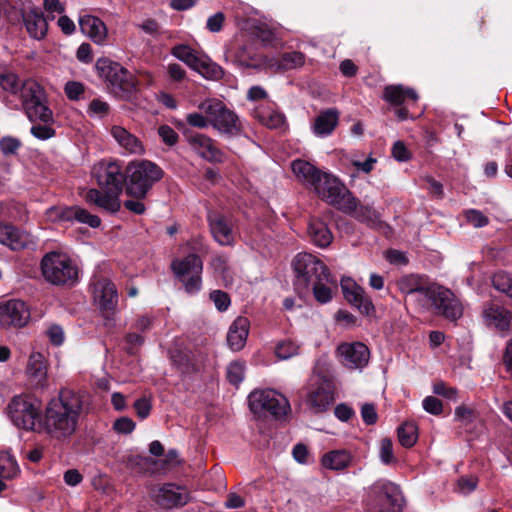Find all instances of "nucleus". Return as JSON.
I'll use <instances>...</instances> for the list:
<instances>
[{"label":"nucleus","instance_id":"nucleus-16","mask_svg":"<svg viewBox=\"0 0 512 512\" xmlns=\"http://www.w3.org/2000/svg\"><path fill=\"white\" fill-rule=\"evenodd\" d=\"M28 305L19 299H10L0 303V326L2 328H22L30 320Z\"/></svg>","mask_w":512,"mask_h":512},{"label":"nucleus","instance_id":"nucleus-55","mask_svg":"<svg viewBox=\"0 0 512 512\" xmlns=\"http://www.w3.org/2000/svg\"><path fill=\"white\" fill-rule=\"evenodd\" d=\"M210 299L214 302L219 311H225L230 305V298L227 293L215 290L210 293Z\"/></svg>","mask_w":512,"mask_h":512},{"label":"nucleus","instance_id":"nucleus-17","mask_svg":"<svg viewBox=\"0 0 512 512\" xmlns=\"http://www.w3.org/2000/svg\"><path fill=\"white\" fill-rule=\"evenodd\" d=\"M47 217L51 221H73L87 224L92 228H97L101 224L98 216L91 214L79 206L71 207H51L47 210Z\"/></svg>","mask_w":512,"mask_h":512},{"label":"nucleus","instance_id":"nucleus-8","mask_svg":"<svg viewBox=\"0 0 512 512\" xmlns=\"http://www.w3.org/2000/svg\"><path fill=\"white\" fill-rule=\"evenodd\" d=\"M296 273V288L301 292L310 290V285L318 279H328L327 266L316 256L309 253H299L293 261Z\"/></svg>","mask_w":512,"mask_h":512},{"label":"nucleus","instance_id":"nucleus-40","mask_svg":"<svg viewBox=\"0 0 512 512\" xmlns=\"http://www.w3.org/2000/svg\"><path fill=\"white\" fill-rule=\"evenodd\" d=\"M335 198L336 199L330 200L329 204L333 205L338 210L353 216L359 203L358 200L348 189H346L345 186L343 188V192L341 191Z\"/></svg>","mask_w":512,"mask_h":512},{"label":"nucleus","instance_id":"nucleus-21","mask_svg":"<svg viewBox=\"0 0 512 512\" xmlns=\"http://www.w3.org/2000/svg\"><path fill=\"white\" fill-rule=\"evenodd\" d=\"M185 137L191 148L202 158L210 162H222L223 152L217 148L215 141L201 133L185 132Z\"/></svg>","mask_w":512,"mask_h":512},{"label":"nucleus","instance_id":"nucleus-13","mask_svg":"<svg viewBox=\"0 0 512 512\" xmlns=\"http://www.w3.org/2000/svg\"><path fill=\"white\" fill-rule=\"evenodd\" d=\"M8 415L15 426L25 430H33L36 420L40 419L37 400L28 396H15L8 405Z\"/></svg>","mask_w":512,"mask_h":512},{"label":"nucleus","instance_id":"nucleus-7","mask_svg":"<svg viewBox=\"0 0 512 512\" xmlns=\"http://www.w3.org/2000/svg\"><path fill=\"white\" fill-rule=\"evenodd\" d=\"M96 69L116 95L125 97L135 91L137 85L135 77L121 64L101 58L96 62Z\"/></svg>","mask_w":512,"mask_h":512},{"label":"nucleus","instance_id":"nucleus-43","mask_svg":"<svg viewBox=\"0 0 512 512\" xmlns=\"http://www.w3.org/2000/svg\"><path fill=\"white\" fill-rule=\"evenodd\" d=\"M330 273L328 279H318V281L310 285V290L313 291L315 299L320 303H327L332 299V290L330 285L332 284Z\"/></svg>","mask_w":512,"mask_h":512},{"label":"nucleus","instance_id":"nucleus-52","mask_svg":"<svg viewBox=\"0 0 512 512\" xmlns=\"http://www.w3.org/2000/svg\"><path fill=\"white\" fill-rule=\"evenodd\" d=\"M211 267L213 268L214 272L218 275L223 277L224 281H227L226 279V273L228 271V260L227 257L224 255H216L211 260Z\"/></svg>","mask_w":512,"mask_h":512},{"label":"nucleus","instance_id":"nucleus-27","mask_svg":"<svg viewBox=\"0 0 512 512\" xmlns=\"http://www.w3.org/2000/svg\"><path fill=\"white\" fill-rule=\"evenodd\" d=\"M484 323L500 332L508 331L511 322V312L498 304H488L482 311Z\"/></svg>","mask_w":512,"mask_h":512},{"label":"nucleus","instance_id":"nucleus-60","mask_svg":"<svg viewBox=\"0 0 512 512\" xmlns=\"http://www.w3.org/2000/svg\"><path fill=\"white\" fill-rule=\"evenodd\" d=\"M65 93L70 100H78L84 93V86L80 82H67L65 85Z\"/></svg>","mask_w":512,"mask_h":512},{"label":"nucleus","instance_id":"nucleus-19","mask_svg":"<svg viewBox=\"0 0 512 512\" xmlns=\"http://www.w3.org/2000/svg\"><path fill=\"white\" fill-rule=\"evenodd\" d=\"M93 175L101 188L122 191L123 175L116 162L97 163L93 167Z\"/></svg>","mask_w":512,"mask_h":512},{"label":"nucleus","instance_id":"nucleus-37","mask_svg":"<svg viewBox=\"0 0 512 512\" xmlns=\"http://www.w3.org/2000/svg\"><path fill=\"white\" fill-rule=\"evenodd\" d=\"M308 233L314 244L322 248L327 247L333 239L332 233L327 225L319 219H312L310 221Z\"/></svg>","mask_w":512,"mask_h":512},{"label":"nucleus","instance_id":"nucleus-62","mask_svg":"<svg viewBox=\"0 0 512 512\" xmlns=\"http://www.w3.org/2000/svg\"><path fill=\"white\" fill-rule=\"evenodd\" d=\"M134 409L141 419H145L149 416L151 411V403L150 401L143 397L135 401L134 403Z\"/></svg>","mask_w":512,"mask_h":512},{"label":"nucleus","instance_id":"nucleus-25","mask_svg":"<svg viewBox=\"0 0 512 512\" xmlns=\"http://www.w3.org/2000/svg\"><path fill=\"white\" fill-rule=\"evenodd\" d=\"M345 299L357 307L362 313L370 314L374 310L373 303L365 290L351 279L341 281Z\"/></svg>","mask_w":512,"mask_h":512},{"label":"nucleus","instance_id":"nucleus-11","mask_svg":"<svg viewBox=\"0 0 512 512\" xmlns=\"http://www.w3.org/2000/svg\"><path fill=\"white\" fill-rule=\"evenodd\" d=\"M250 410L254 414L269 413L275 418L286 416L290 410L288 399L273 389L254 390L248 396Z\"/></svg>","mask_w":512,"mask_h":512},{"label":"nucleus","instance_id":"nucleus-54","mask_svg":"<svg viewBox=\"0 0 512 512\" xmlns=\"http://www.w3.org/2000/svg\"><path fill=\"white\" fill-rule=\"evenodd\" d=\"M467 221L476 228L484 227L488 224V218L478 210H468L465 213Z\"/></svg>","mask_w":512,"mask_h":512},{"label":"nucleus","instance_id":"nucleus-14","mask_svg":"<svg viewBox=\"0 0 512 512\" xmlns=\"http://www.w3.org/2000/svg\"><path fill=\"white\" fill-rule=\"evenodd\" d=\"M152 499L162 508L182 507L191 501L190 491L174 483L158 485L151 490Z\"/></svg>","mask_w":512,"mask_h":512},{"label":"nucleus","instance_id":"nucleus-59","mask_svg":"<svg viewBox=\"0 0 512 512\" xmlns=\"http://www.w3.org/2000/svg\"><path fill=\"white\" fill-rule=\"evenodd\" d=\"M109 112V104L100 99H94L89 104V113L98 117H104Z\"/></svg>","mask_w":512,"mask_h":512},{"label":"nucleus","instance_id":"nucleus-5","mask_svg":"<svg viewBox=\"0 0 512 512\" xmlns=\"http://www.w3.org/2000/svg\"><path fill=\"white\" fill-rule=\"evenodd\" d=\"M198 108L208 115L210 126L220 134L233 137L241 133L242 124L238 116L222 101L215 98L206 99L198 105Z\"/></svg>","mask_w":512,"mask_h":512},{"label":"nucleus","instance_id":"nucleus-24","mask_svg":"<svg viewBox=\"0 0 512 512\" xmlns=\"http://www.w3.org/2000/svg\"><path fill=\"white\" fill-rule=\"evenodd\" d=\"M120 193L121 191L111 189H106V191L89 189L83 197L88 204L95 205L107 212L115 213L121 207Z\"/></svg>","mask_w":512,"mask_h":512},{"label":"nucleus","instance_id":"nucleus-28","mask_svg":"<svg viewBox=\"0 0 512 512\" xmlns=\"http://www.w3.org/2000/svg\"><path fill=\"white\" fill-rule=\"evenodd\" d=\"M113 139L126 154L142 155L145 148L142 141L126 128L120 125H113L110 129Z\"/></svg>","mask_w":512,"mask_h":512},{"label":"nucleus","instance_id":"nucleus-45","mask_svg":"<svg viewBox=\"0 0 512 512\" xmlns=\"http://www.w3.org/2000/svg\"><path fill=\"white\" fill-rule=\"evenodd\" d=\"M299 346L292 340L280 341L275 347V355L286 360L298 354Z\"/></svg>","mask_w":512,"mask_h":512},{"label":"nucleus","instance_id":"nucleus-29","mask_svg":"<svg viewBox=\"0 0 512 512\" xmlns=\"http://www.w3.org/2000/svg\"><path fill=\"white\" fill-rule=\"evenodd\" d=\"M0 243L12 250H20L34 244L33 237L12 225H0Z\"/></svg>","mask_w":512,"mask_h":512},{"label":"nucleus","instance_id":"nucleus-26","mask_svg":"<svg viewBox=\"0 0 512 512\" xmlns=\"http://www.w3.org/2000/svg\"><path fill=\"white\" fill-rule=\"evenodd\" d=\"M18 12L22 16L27 32L32 38L40 40L45 37L48 29L47 21L43 13L35 8L31 1L29 7Z\"/></svg>","mask_w":512,"mask_h":512},{"label":"nucleus","instance_id":"nucleus-41","mask_svg":"<svg viewBox=\"0 0 512 512\" xmlns=\"http://www.w3.org/2000/svg\"><path fill=\"white\" fill-rule=\"evenodd\" d=\"M27 372L37 380L38 385H43L46 379L45 358L39 352L30 355L27 365Z\"/></svg>","mask_w":512,"mask_h":512},{"label":"nucleus","instance_id":"nucleus-61","mask_svg":"<svg viewBox=\"0 0 512 512\" xmlns=\"http://www.w3.org/2000/svg\"><path fill=\"white\" fill-rule=\"evenodd\" d=\"M292 455L295 461L300 464H308L309 462L308 448L302 443H298L293 447Z\"/></svg>","mask_w":512,"mask_h":512},{"label":"nucleus","instance_id":"nucleus-34","mask_svg":"<svg viewBox=\"0 0 512 512\" xmlns=\"http://www.w3.org/2000/svg\"><path fill=\"white\" fill-rule=\"evenodd\" d=\"M339 121V112L336 109H327L321 112L313 124V132L319 137L330 135Z\"/></svg>","mask_w":512,"mask_h":512},{"label":"nucleus","instance_id":"nucleus-48","mask_svg":"<svg viewBox=\"0 0 512 512\" xmlns=\"http://www.w3.org/2000/svg\"><path fill=\"white\" fill-rule=\"evenodd\" d=\"M379 457L382 463L388 465L395 462L393 453V444L389 438H384L380 442Z\"/></svg>","mask_w":512,"mask_h":512},{"label":"nucleus","instance_id":"nucleus-36","mask_svg":"<svg viewBox=\"0 0 512 512\" xmlns=\"http://www.w3.org/2000/svg\"><path fill=\"white\" fill-rule=\"evenodd\" d=\"M352 455L347 450H332L325 453L321 458V464L324 468L341 471L350 466Z\"/></svg>","mask_w":512,"mask_h":512},{"label":"nucleus","instance_id":"nucleus-20","mask_svg":"<svg viewBox=\"0 0 512 512\" xmlns=\"http://www.w3.org/2000/svg\"><path fill=\"white\" fill-rule=\"evenodd\" d=\"M404 498L399 487L393 483H384L377 490L375 507L378 512H401Z\"/></svg>","mask_w":512,"mask_h":512},{"label":"nucleus","instance_id":"nucleus-18","mask_svg":"<svg viewBox=\"0 0 512 512\" xmlns=\"http://www.w3.org/2000/svg\"><path fill=\"white\" fill-rule=\"evenodd\" d=\"M337 351L341 363L349 369H363L370 359V351L362 342L343 343Z\"/></svg>","mask_w":512,"mask_h":512},{"label":"nucleus","instance_id":"nucleus-15","mask_svg":"<svg viewBox=\"0 0 512 512\" xmlns=\"http://www.w3.org/2000/svg\"><path fill=\"white\" fill-rule=\"evenodd\" d=\"M333 390V383L329 379H312L306 395L307 406L314 413L325 412L334 401Z\"/></svg>","mask_w":512,"mask_h":512},{"label":"nucleus","instance_id":"nucleus-31","mask_svg":"<svg viewBox=\"0 0 512 512\" xmlns=\"http://www.w3.org/2000/svg\"><path fill=\"white\" fill-rule=\"evenodd\" d=\"M382 98L393 106H401L410 102L416 103L418 94L413 88L392 84L384 88Z\"/></svg>","mask_w":512,"mask_h":512},{"label":"nucleus","instance_id":"nucleus-1","mask_svg":"<svg viewBox=\"0 0 512 512\" xmlns=\"http://www.w3.org/2000/svg\"><path fill=\"white\" fill-rule=\"evenodd\" d=\"M396 286L405 296V301L419 312H433L450 321H456L463 315V306L453 292L425 275H403L396 280Z\"/></svg>","mask_w":512,"mask_h":512},{"label":"nucleus","instance_id":"nucleus-47","mask_svg":"<svg viewBox=\"0 0 512 512\" xmlns=\"http://www.w3.org/2000/svg\"><path fill=\"white\" fill-rule=\"evenodd\" d=\"M245 365L240 361L232 362L227 367V379L233 385H239L244 378Z\"/></svg>","mask_w":512,"mask_h":512},{"label":"nucleus","instance_id":"nucleus-35","mask_svg":"<svg viewBox=\"0 0 512 512\" xmlns=\"http://www.w3.org/2000/svg\"><path fill=\"white\" fill-rule=\"evenodd\" d=\"M292 171L298 180L311 188L316 181H319V177L323 173L311 163L301 159L292 162Z\"/></svg>","mask_w":512,"mask_h":512},{"label":"nucleus","instance_id":"nucleus-10","mask_svg":"<svg viewBox=\"0 0 512 512\" xmlns=\"http://www.w3.org/2000/svg\"><path fill=\"white\" fill-rule=\"evenodd\" d=\"M20 98L26 115L31 121L44 123L52 119V112L46 105L43 88L34 80H26L20 87Z\"/></svg>","mask_w":512,"mask_h":512},{"label":"nucleus","instance_id":"nucleus-32","mask_svg":"<svg viewBox=\"0 0 512 512\" xmlns=\"http://www.w3.org/2000/svg\"><path fill=\"white\" fill-rule=\"evenodd\" d=\"M312 188L322 199L329 203L330 200L336 199L335 197L341 191L343 192L344 184L332 174L323 172L319 181H316Z\"/></svg>","mask_w":512,"mask_h":512},{"label":"nucleus","instance_id":"nucleus-4","mask_svg":"<svg viewBox=\"0 0 512 512\" xmlns=\"http://www.w3.org/2000/svg\"><path fill=\"white\" fill-rule=\"evenodd\" d=\"M44 279L57 286H73L79 278V267L67 254L52 251L41 260Z\"/></svg>","mask_w":512,"mask_h":512},{"label":"nucleus","instance_id":"nucleus-42","mask_svg":"<svg viewBox=\"0 0 512 512\" xmlns=\"http://www.w3.org/2000/svg\"><path fill=\"white\" fill-rule=\"evenodd\" d=\"M20 473L19 465L8 451L0 452V476L4 479H13Z\"/></svg>","mask_w":512,"mask_h":512},{"label":"nucleus","instance_id":"nucleus-58","mask_svg":"<svg viewBox=\"0 0 512 512\" xmlns=\"http://www.w3.org/2000/svg\"><path fill=\"white\" fill-rule=\"evenodd\" d=\"M225 21V15L217 12L207 19L206 27L210 32L217 33L221 31Z\"/></svg>","mask_w":512,"mask_h":512},{"label":"nucleus","instance_id":"nucleus-51","mask_svg":"<svg viewBox=\"0 0 512 512\" xmlns=\"http://www.w3.org/2000/svg\"><path fill=\"white\" fill-rule=\"evenodd\" d=\"M0 86L11 93H17L19 90L18 77L13 73L0 75Z\"/></svg>","mask_w":512,"mask_h":512},{"label":"nucleus","instance_id":"nucleus-56","mask_svg":"<svg viewBox=\"0 0 512 512\" xmlns=\"http://www.w3.org/2000/svg\"><path fill=\"white\" fill-rule=\"evenodd\" d=\"M113 429L120 434H129L135 429V422L129 417H120L114 422Z\"/></svg>","mask_w":512,"mask_h":512},{"label":"nucleus","instance_id":"nucleus-39","mask_svg":"<svg viewBox=\"0 0 512 512\" xmlns=\"http://www.w3.org/2000/svg\"><path fill=\"white\" fill-rule=\"evenodd\" d=\"M254 116L268 128L278 129L285 124V116L271 108H256L254 110Z\"/></svg>","mask_w":512,"mask_h":512},{"label":"nucleus","instance_id":"nucleus-23","mask_svg":"<svg viewBox=\"0 0 512 512\" xmlns=\"http://www.w3.org/2000/svg\"><path fill=\"white\" fill-rule=\"evenodd\" d=\"M93 295L101 310L112 312L118 304V293L115 285L107 278H101L93 284Z\"/></svg>","mask_w":512,"mask_h":512},{"label":"nucleus","instance_id":"nucleus-64","mask_svg":"<svg viewBox=\"0 0 512 512\" xmlns=\"http://www.w3.org/2000/svg\"><path fill=\"white\" fill-rule=\"evenodd\" d=\"M31 133L38 139L46 140L54 136L55 131L47 125H34L31 128Z\"/></svg>","mask_w":512,"mask_h":512},{"label":"nucleus","instance_id":"nucleus-46","mask_svg":"<svg viewBox=\"0 0 512 512\" xmlns=\"http://www.w3.org/2000/svg\"><path fill=\"white\" fill-rule=\"evenodd\" d=\"M492 282H493V286L495 287V289H497L498 291H500L502 293H505L508 297H510L512 299V276L511 275L504 273V272L496 273L493 276Z\"/></svg>","mask_w":512,"mask_h":512},{"label":"nucleus","instance_id":"nucleus-50","mask_svg":"<svg viewBox=\"0 0 512 512\" xmlns=\"http://www.w3.org/2000/svg\"><path fill=\"white\" fill-rule=\"evenodd\" d=\"M158 135L163 141V143H165L168 146H174L179 139V136L176 133V131L168 125H161L158 128Z\"/></svg>","mask_w":512,"mask_h":512},{"label":"nucleus","instance_id":"nucleus-53","mask_svg":"<svg viewBox=\"0 0 512 512\" xmlns=\"http://www.w3.org/2000/svg\"><path fill=\"white\" fill-rule=\"evenodd\" d=\"M422 405L423 409L432 415H440L443 411L442 401L433 396L425 397Z\"/></svg>","mask_w":512,"mask_h":512},{"label":"nucleus","instance_id":"nucleus-22","mask_svg":"<svg viewBox=\"0 0 512 512\" xmlns=\"http://www.w3.org/2000/svg\"><path fill=\"white\" fill-rule=\"evenodd\" d=\"M208 221L212 236L222 246L235 243L234 223L230 217L219 213H209Z\"/></svg>","mask_w":512,"mask_h":512},{"label":"nucleus","instance_id":"nucleus-2","mask_svg":"<svg viewBox=\"0 0 512 512\" xmlns=\"http://www.w3.org/2000/svg\"><path fill=\"white\" fill-rule=\"evenodd\" d=\"M82 410V396L71 390H62L46 404L38 421L39 428L52 441L65 443L75 434Z\"/></svg>","mask_w":512,"mask_h":512},{"label":"nucleus","instance_id":"nucleus-49","mask_svg":"<svg viewBox=\"0 0 512 512\" xmlns=\"http://www.w3.org/2000/svg\"><path fill=\"white\" fill-rule=\"evenodd\" d=\"M186 122L195 128L205 129L210 126L208 115L199 112H193L186 115Z\"/></svg>","mask_w":512,"mask_h":512},{"label":"nucleus","instance_id":"nucleus-30","mask_svg":"<svg viewBox=\"0 0 512 512\" xmlns=\"http://www.w3.org/2000/svg\"><path fill=\"white\" fill-rule=\"evenodd\" d=\"M81 31L87 35L94 43L103 45L107 39V27L98 17L92 15H82L79 18Z\"/></svg>","mask_w":512,"mask_h":512},{"label":"nucleus","instance_id":"nucleus-12","mask_svg":"<svg viewBox=\"0 0 512 512\" xmlns=\"http://www.w3.org/2000/svg\"><path fill=\"white\" fill-rule=\"evenodd\" d=\"M171 268L188 294L194 295L201 290L203 262L198 255L191 253L185 258L175 259Z\"/></svg>","mask_w":512,"mask_h":512},{"label":"nucleus","instance_id":"nucleus-44","mask_svg":"<svg viewBox=\"0 0 512 512\" xmlns=\"http://www.w3.org/2000/svg\"><path fill=\"white\" fill-rule=\"evenodd\" d=\"M398 439L402 446L412 447L417 441V428L413 423H404L398 428Z\"/></svg>","mask_w":512,"mask_h":512},{"label":"nucleus","instance_id":"nucleus-57","mask_svg":"<svg viewBox=\"0 0 512 512\" xmlns=\"http://www.w3.org/2000/svg\"><path fill=\"white\" fill-rule=\"evenodd\" d=\"M478 480L474 476L461 477L458 480V490L463 494H469L476 489Z\"/></svg>","mask_w":512,"mask_h":512},{"label":"nucleus","instance_id":"nucleus-33","mask_svg":"<svg viewBox=\"0 0 512 512\" xmlns=\"http://www.w3.org/2000/svg\"><path fill=\"white\" fill-rule=\"evenodd\" d=\"M250 322L246 317H237L230 325L227 333V343L231 350H241L249 334Z\"/></svg>","mask_w":512,"mask_h":512},{"label":"nucleus","instance_id":"nucleus-63","mask_svg":"<svg viewBox=\"0 0 512 512\" xmlns=\"http://www.w3.org/2000/svg\"><path fill=\"white\" fill-rule=\"evenodd\" d=\"M393 157L401 162L407 161L410 159V153L403 142L397 141L392 148Z\"/></svg>","mask_w":512,"mask_h":512},{"label":"nucleus","instance_id":"nucleus-38","mask_svg":"<svg viewBox=\"0 0 512 512\" xmlns=\"http://www.w3.org/2000/svg\"><path fill=\"white\" fill-rule=\"evenodd\" d=\"M352 217L373 229H381L385 226L380 214L370 205L359 204Z\"/></svg>","mask_w":512,"mask_h":512},{"label":"nucleus","instance_id":"nucleus-9","mask_svg":"<svg viewBox=\"0 0 512 512\" xmlns=\"http://www.w3.org/2000/svg\"><path fill=\"white\" fill-rule=\"evenodd\" d=\"M171 54L206 79L220 80L224 75V70L221 66L213 62L207 55L188 45L180 44L174 46Z\"/></svg>","mask_w":512,"mask_h":512},{"label":"nucleus","instance_id":"nucleus-3","mask_svg":"<svg viewBox=\"0 0 512 512\" xmlns=\"http://www.w3.org/2000/svg\"><path fill=\"white\" fill-rule=\"evenodd\" d=\"M163 175L162 168L152 161L135 160L130 162L125 170L127 195L138 199L146 198Z\"/></svg>","mask_w":512,"mask_h":512},{"label":"nucleus","instance_id":"nucleus-6","mask_svg":"<svg viewBox=\"0 0 512 512\" xmlns=\"http://www.w3.org/2000/svg\"><path fill=\"white\" fill-rule=\"evenodd\" d=\"M227 61L237 62L246 67H263L273 72L287 71L296 69L304 65L305 56L301 52L292 51L286 52L279 57L263 56L256 61L254 59H247L242 55L234 54L232 50H227L225 53Z\"/></svg>","mask_w":512,"mask_h":512}]
</instances>
